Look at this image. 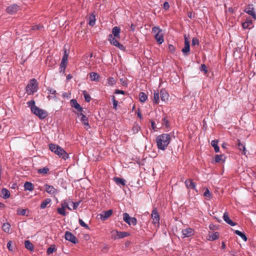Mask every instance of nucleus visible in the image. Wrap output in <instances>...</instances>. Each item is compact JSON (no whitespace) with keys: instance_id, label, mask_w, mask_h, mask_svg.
I'll use <instances>...</instances> for the list:
<instances>
[{"instance_id":"nucleus-43","label":"nucleus","mask_w":256,"mask_h":256,"mask_svg":"<svg viewBox=\"0 0 256 256\" xmlns=\"http://www.w3.org/2000/svg\"><path fill=\"white\" fill-rule=\"evenodd\" d=\"M66 209L63 208H57L58 212L63 216H66Z\"/></svg>"},{"instance_id":"nucleus-4","label":"nucleus","mask_w":256,"mask_h":256,"mask_svg":"<svg viewBox=\"0 0 256 256\" xmlns=\"http://www.w3.org/2000/svg\"><path fill=\"white\" fill-rule=\"evenodd\" d=\"M152 33L154 34V38L158 44H162L164 41V33L162 30L158 26H154L152 30Z\"/></svg>"},{"instance_id":"nucleus-38","label":"nucleus","mask_w":256,"mask_h":256,"mask_svg":"<svg viewBox=\"0 0 256 256\" xmlns=\"http://www.w3.org/2000/svg\"><path fill=\"white\" fill-rule=\"evenodd\" d=\"M234 233L239 236H240V238L244 240L245 242L247 240V238L246 236L244 234L242 233V232L238 230H236L234 231Z\"/></svg>"},{"instance_id":"nucleus-61","label":"nucleus","mask_w":256,"mask_h":256,"mask_svg":"<svg viewBox=\"0 0 256 256\" xmlns=\"http://www.w3.org/2000/svg\"><path fill=\"white\" fill-rule=\"evenodd\" d=\"M116 46L120 50H124L126 49L125 47L122 44H120V43H119V44Z\"/></svg>"},{"instance_id":"nucleus-21","label":"nucleus","mask_w":256,"mask_h":256,"mask_svg":"<svg viewBox=\"0 0 256 256\" xmlns=\"http://www.w3.org/2000/svg\"><path fill=\"white\" fill-rule=\"evenodd\" d=\"M160 94V98H161L162 100L165 102V101L168 100V97H169V94L164 89L161 90Z\"/></svg>"},{"instance_id":"nucleus-48","label":"nucleus","mask_w":256,"mask_h":256,"mask_svg":"<svg viewBox=\"0 0 256 256\" xmlns=\"http://www.w3.org/2000/svg\"><path fill=\"white\" fill-rule=\"evenodd\" d=\"M78 222L82 226L84 227L86 229H89V226H88V225L85 224V222L82 219L80 218Z\"/></svg>"},{"instance_id":"nucleus-10","label":"nucleus","mask_w":256,"mask_h":256,"mask_svg":"<svg viewBox=\"0 0 256 256\" xmlns=\"http://www.w3.org/2000/svg\"><path fill=\"white\" fill-rule=\"evenodd\" d=\"M244 12L251 16L254 20H256V13L252 4H248L244 10Z\"/></svg>"},{"instance_id":"nucleus-20","label":"nucleus","mask_w":256,"mask_h":256,"mask_svg":"<svg viewBox=\"0 0 256 256\" xmlns=\"http://www.w3.org/2000/svg\"><path fill=\"white\" fill-rule=\"evenodd\" d=\"M2 230L8 234L12 233V229L10 224L8 222L4 223L2 226Z\"/></svg>"},{"instance_id":"nucleus-51","label":"nucleus","mask_w":256,"mask_h":256,"mask_svg":"<svg viewBox=\"0 0 256 256\" xmlns=\"http://www.w3.org/2000/svg\"><path fill=\"white\" fill-rule=\"evenodd\" d=\"M204 196L206 197L209 198H211V194L208 188H206V190L204 192Z\"/></svg>"},{"instance_id":"nucleus-59","label":"nucleus","mask_w":256,"mask_h":256,"mask_svg":"<svg viewBox=\"0 0 256 256\" xmlns=\"http://www.w3.org/2000/svg\"><path fill=\"white\" fill-rule=\"evenodd\" d=\"M48 90H49V92L50 94H54V97H56V90L54 89H52V88H50L48 89Z\"/></svg>"},{"instance_id":"nucleus-8","label":"nucleus","mask_w":256,"mask_h":256,"mask_svg":"<svg viewBox=\"0 0 256 256\" xmlns=\"http://www.w3.org/2000/svg\"><path fill=\"white\" fill-rule=\"evenodd\" d=\"M68 53H66V52L65 50L64 54L62 56V58L60 64V72H64V70L66 68L68 63Z\"/></svg>"},{"instance_id":"nucleus-12","label":"nucleus","mask_w":256,"mask_h":256,"mask_svg":"<svg viewBox=\"0 0 256 256\" xmlns=\"http://www.w3.org/2000/svg\"><path fill=\"white\" fill-rule=\"evenodd\" d=\"M78 117L80 116V120L85 126V128L88 130L90 128L88 124V119L84 114L80 112L78 114Z\"/></svg>"},{"instance_id":"nucleus-42","label":"nucleus","mask_w":256,"mask_h":256,"mask_svg":"<svg viewBox=\"0 0 256 256\" xmlns=\"http://www.w3.org/2000/svg\"><path fill=\"white\" fill-rule=\"evenodd\" d=\"M218 238V232L212 233L209 236V240H214Z\"/></svg>"},{"instance_id":"nucleus-25","label":"nucleus","mask_w":256,"mask_h":256,"mask_svg":"<svg viewBox=\"0 0 256 256\" xmlns=\"http://www.w3.org/2000/svg\"><path fill=\"white\" fill-rule=\"evenodd\" d=\"M2 196L4 199H7L10 196V192L6 188H2L1 190Z\"/></svg>"},{"instance_id":"nucleus-47","label":"nucleus","mask_w":256,"mask_h":256,"mask_svg":"<svg viewBox=\"0 0 256 256\" xmlns=\"http://www.w3.org/2000/svg\"><path fill=\"white\" fill-rule=\"evenodd\" d=\"M55 250V246L54 245L50 246L47 250L48 254H52Z\"/></svg>"},{"instance_id":"nucleus-30","label":"nucleus","mask_w":256,"mask_h":256,"mask_svg":"<svg viewBox=\"0 0 256 256\" xmlns=\"http://www.w3.org/2000/svg\"><path fill=\"white\" fill-rule=\"evenodd\" d=\"M159 92L158 90H154V102L158 104L159 102Z\"/></svg>"},{"instance_id":"nucleus-64","label":"nucleus","mask_w":256,"mask_h":256,"mask_svg":"<svg viewBox=\"0 0 256 256\" xmlns=\"http://www.w3.org/2000/svg\"><path fill=\"white\" fill-rule=\"evenodd\" d=\"M62 96L64 98H68V94L66 92H64Z\"/></svg>"},{"instance_id":"nucleus-22","label":"nucleus","mask_w":256,"mask_h":256,"mask_svg":"<svg viewBox=\"0 0 256 256\" xmlns=\"http://www.w3.org/2000/svg\"><path fill=\"white\" fill-rule=\"evenodd\" d=\"M185 184L188 188L195 190L196 186L190 179H187L185 181Z\"/></svg>"},{"instance_id":"nucleus-62","label":"nucleus","mask_w":256,"mask_h":256,"mask_svg":"<svg viewBox=\"0 0 256 256\" xmlns=\"http://www.w3.org/2000/svg\"><path fill=\"white\" fill-rule=\"evenodd\" d=\"M115 93L117 94H124V90H116Z\"/></svg>"},{"instance_id":"nucleus-50","label":"nucleus","mask_w":256,"mask_h":256,"mask_svg":"<svg viewBox=\"0 0 256 256\" xmlns=\"http://www.w3.org/2000/svg\"><path fill=\"white\" fill-rule=\"evenodd\" d=\"M192 42V46H198L199 44V40L196 38H194Z\"/></svg>"},{"instance_id":"nucleus-13","label":"nucleus","mask_w":256,"mask_h":256,"mask_svg":"<svg viewBox=\"0 0 256 256\" xmlns=\"http://www.w3.org/2000/svg\"><path fill=\"white\" fill-rule=\"evenodd\" d=\"M112 214V210H109L107 211L102 212L101 214H99L98 216L102 220H106L110 218Z\"/></svg>"},{"instance_id":"nucleus-63","label":"nucleus","mask_w":256,"mask_h":256,"mask_svg":"<svg viewBox=\"0 0 256 256\" xmlns=\"http://www.w3.org/2000/svg\"><path fill=\"white\" fill-rule=\"evenodd\" d=\"M190 44L189 41L188 40V38L186 37V36H184V44Z\"/></svg>"},{"instance_id":"nucleus-37","label":"nucleus","mask_w":256,"mask_h":256,"mask_svg":"<svg viewBox=\"0 0 256 256\" xmlns=\"http://www.w3.org/2000/svg\"><path fill=\"white\" fill-rule=\"evenodd\" d=\"M49 171V168L47 167H44L42 168H40L38 170V173L39 174H42V175H44L46 174Z\"/></svg>"},{"instance_id":"nucleus-57","label":"nucleus","mask_w":256,"mask_h":256,"mask_svg":"<svg viewBox=\"0 0 256 256\" xmlns=\"http://www.w3.org/2000/svg\"><path fill=\"white\" fill-rule=\"evenodd\" d=\"M12 241H8L7 244V248L10 251H12Z\"/></svg>"},{"instance_id":"nucleus-33","label":"nucleus","mask_w":256,"mask_h":256,"mask_svg":"<svg viewBox=\"0 0 256 256\" xmlns=\"http://www.w3.org/2000/svg\"><path fill=\"white\" fill-rule=\"evenodd\" d=\"M148 98L147 95L144 92H140L139 94V100L140 102H144Z\"/></svg>"},{"instance_id":"nucleus-32","label":"nucleus","mask_w":256,"mask_h":256,"mask_svg":"<svg viewBox=\"0 0 256 256\" xmlns=\"http://www.w3.org/2000/svg\"><path fill=\"white\" fill-rule=\"evenodd\" d=\"M96 24V18L94 14H91L89 17L88 24L90 26H93Z\"/></svg>"},{"instance_id":"nucleus-52","label":"nucleus","mask_w":256,"mask_h":256,"mask_svg":"<svg viewBox=\"0 0 256 256\" xmlns=\"http://www.w3.org/2000/svg\"><path fill=\"white\" fill-rule=\"evenodd\" d=\"M68 203L66 200L62 202L61 203V206L64 208L66 209V208H68Z\"/></svg>"},{"instance_id":"nucleus-44","label":"nucleus","mask_w":256,"mask_h":256,"mask_svg":"<svg viewBox=\"0 0 256 256\" xmlns=\"http://www.w3.org/2000/svg\"><path fill=\"white\" fill-rule=\"evenodd\" d=\"M82 94H84L86 101L87 102H89L91 98L89 94L86 90H84L82 92Z\"/></svg>"},{"instance_id":"nucleus-49","label":"nucleus","mask_w":256,"mask_h":256,"mask_svg":"<svg viewBox=\"0 0 256 256\" xmlns=\"http://www.w3.org/2000/svg\"><path fill=\"white\" fill-rule=\"evenodd\" d=\"M43 28H44L43 26L41 25V24L34 25L32 26V30H40Z\"/></svg>"},{"instance_id":"nucleus-26","label":"nucleus","mask_w":256,"mask_h":256,"mask_svg":"<svg viewBox=\"0 0 256 256\" xmlns=\"http://www.w3.org/2000/svg\"><path fill=\"white\" fill-rule=\"evenodd\" d=\"M24 188L25 190L32 192L34 190L33 184L30 182H26L24 184Z\"/></svg>"},{"instance_id":"nucleus-60","label":"nucleus","mask_w":256,"mask_h":256,"mask_svg":"<svg viewBox=\"0 0 256 256\" xmlns=\"http://www.w3.org/2000/svg\"><path fill=\"white\" fill-rule=\"evenodd\" d=\"M80 202H72V204H73V209L74 210H76V208L78 207V206H79V204H80Z\"/></svg>"},{"instance_id":"nucleus-58","label":"nucleus","mask_w":256,"mask_h":256,"mask_svg":"<svg viewBox=\"0 0 256 256\" xmlns=\"http://www.w3.org/2000/svg\"><path fill=\"white\" fill-rule=\"evenodd\" d=\"M168 50L172 52H174V50H175V48L172 45V44H169L168 45Z\"/></svg>"},{"instance_id":"nucleus-1","label":"nucleus","mask_w":256,"mask_h":256,"mask_svg":"<svg viewBox=\"0 0 256 256\" xmlns=\"http://www.w3.org/2000/svg\"><path fill=\"white\" fill-rule=\"evenodd\" d=\"M170 142V136L168 134H163L158 136L156 142L158 149L164 150Z\"/></svg>"},{"instance_id":"nucleus-23","label":"nucleus","mask_w":256,"mask_h":256,"mask_svg":"<svg viewBox=\"0 0 256 256\" xmlns=\"http://www.w3.org/2000/svg\"><path fill=\"white\" fill-rule=\"evenodd\" d=\"M120 29L118 26H114L112 30V36H114V38H120Z\"/></svg>"},{"instance_id":"nucleus-53","label":"nucleus","mask_w":256,"mask_h":256,"mask_svg":"<svg viewBox=\"0 0 256 256\" xmlns=\"http://www.w3.org/2000/svg\"><path fill=\"white\" fill-rule=\"evenodd\" d=\"M162 120H163L164 124L166 128L168 127L169 126V122H168V120L166 118H164L162 119Z\"/></svg>"},{"instance_id":"nucleus-29","label":"nucleus","mask_w":256,"mask_h":256,"mask_svg":"<svg viewBox=\"0 0 256 256\" xmlns=\"http://www.w3.org/2000/svg\"><path fill=\"white\" fill-rule=\"evenodd\" d=\"M51 202V200L49 198H47L46 199H45L42 203H41V204L40 206V208L41 209H44L45 208L48 204H50V202Z\"/></svg>"},{"instance_id":"nucleus-19","label":"nucleus","mask_w":256,"mask_h":256,"mask_svg":"<svg viewBox=\"0 0 256 256\" xmlns=\"http://www.w3.org/2000/svg\"><path fill=\"white\" fill-rule=\"evenodd\" d=\"M223 218L224 220L231 226H234L236 225V223L232 222L230 218L228 212H225L224 214Z\"/></svg>"},{"instance_id":"nucleus-40","label":"nucleus","mask_w":256,"mask_h":256,"mask_svg":"<svg viewBox=\"0 0 256 256\" xmlns=\"http://www.w3.org/2000/svg\"><path fill=\"white\" fill-rule=\"evenodd\" d=\"M24 246L25 247L29 250H32L34 248L32 244L29 240L25 241Z\"/></svg>"},{"instance_id":"nucleus-9","label":"nucleus","mask_w":256,"mask_h":256,"mask_svg":"<svg viewBox=\"0 0 256 256\" xmlns=\"http://www.w3.org/2000/svg\"><path fill=\"white\" fill-rule=\"evenodd\" d=\"M112 237L114 239L122 238L126 237L130 235L129 233L124 232H118L117 230H112Z\"/></svg>"},{"instance_id":"nucleus-3","label":"nucleus","mask_w":256,"mask_h":256,"mask_svg":"<svg viewBox=\"0 0 256 256\" xmlns=\"http://www.w3.org/2000/svg\"><path fill=\"white\" fill-rule=\"evenodd\" d=\"M38 90V83L35 78L31 79L26 88V93L28 95L33 94Z\"/></svg>"},{"instance_id":"nucleus-45","label":"nucleus","mask_w":256,"mask_h":256,"mask_svg":"<svg viewBox=\"0 0 256 256\" xmlns=\"http://www.w3.org/2000/svg\"><path fill=\"white\" fill-rule=\"evenodd\" d=\"M26 209L19 208L17 210L16 212L17 214L18 215L24 216L26 214Z\"/></svg>"},{"instance_id":"nucleus-11","label":"nucleus","mask_w":256,"mask_h":256,"mask_svg":"<svg viewBox=\"0 0 256 256\" xmlns=\"http://www.w3.org/2000/svg\"><path fill=\"white\" fill-rule=\"evenodd\" d=\"M64 238L66 240L72 242L73 244H76L78 240L76 237L70 232L66 231L65 233Z\"/></svg>"},{"instance_id":"nucleus-39","label":"nucleus","mask_w":256,"mask_h":256,"mask_svg":"<svg viewBox=\"0 0 256 256\" xmlns=\"http://www.w3.org/2000/svg\"><path fill=\"white\" fill-rule=\"evenodd\" d=\"M238 148L240 150H242V152H243V154H246V152H245V150H246V148H245V146L242 144L240 140H238Z\"/></svg>"},{"instance_id":"nucleus-24","label":"nucleus","mask_w":256,"mask_h":256,"mask_svg":"<svg viewBox=\"0 0 256 256\" xmlns=\"http://www.w3.org/2000/svg\"><path fill=\"white\" fill-rule=\"evenodd\" d=\"M108 40L110 41V43L114 46H118L119 44V42L116 40V38H114L112 34H110L108 36Z\"/></svg>"},{"instance_id":"nucleus-16","label":"nucleus","mask_w":256,"mask_h":256,"mask_svg":"<svg viewBox=\"0 0 256 256\" xmlns=\"http://www.w3.org/2000/svg\"><path fill=\"white\" fill-rule=\"evenodd\" d=\"M44 186L46 191L50 194H56L58 192V190L52 186L46 184Z\"/></svg>"},{"instance_id":"nucleus-18","label":"nucleus","mask_w":256,"mask_h":256,"mask_svg":"<svg viewBox=\"0 0 256 256\" xmlns=\"http://www.w3.org/2000/svg\"><path fill=\"white\" fill-rule=\"evenodd\" d=\"M70 104L72 107L75 108L80 112L82 111V108L81 107L80 104L78 103L77 101L75 99H72L70 100Z\"/></svg>"},{"instance_id":"nucleus-15","label":"nucleus","mask_w":256,"mask_h":256,"mask_svg":"<svg viewBox=\"0 0 256 256\" xmlns=\"http://www.w3.org/2000/svg\"><path fill=\"white\" fill-rule=\"evenodd\" d=\"M20 9L19 6L16 4H11L8 6L6 8V12L8 13L12 14L18 12Z\"/></svg>"},{"instance_id":"nucleus-2","label":"nucleus","mask_w":256,"mask_h":256,"mask_svg":"<svg viewBox=\"0 0 256 256\" xmlns=\"http://www.w3.org/2000/svg\"><path fill=\"white\" fill-rule=\"evenodd\" d=\"M49 148L52 152L62 159L66 160L69 158L68 154L59 146L54 144H50Z\"/></svg>"},{"instance_id":"nucleus-7","label":"nucleus","mask_w":256,"mask_h":256,"mask_svg":"<svg viewBox=\"0 0 256 256\" xmlns=\"http://www.w3.org/2000/svg\"><path fill=\"white\" fill-rule=\"evenodd\" d=\"M152 218V223L156 226H158L160 223V216L158 214V210L154 208L152 210L151 214Z\"/></svg>"},{"instance_id":"nucleus-55","label":"nucleus","mask_w":256,"mask_h":256,"mask_svg":"<svg viewBox=\"0 0 256 256\" xmlns=\"http://www.w3.org/2000/svg\"><path fill=\"white\" fill-rule=\"evenodd\" d=\"M112 102H113V104H114V108L116 110L118 102V101L115 100V98L114 96H113V98H112Z\"/></svg>"},{"instance_id":"nucleus-28","label":"nucleus","mask_w":256,"mask_h":256,"mask_svg":"<svg viewBox=\"0 0 256 256\" xmlns=\"http://www.w3.org/2000/svg\"><path fill=\"white\" fill-rule=\"evenodd\" d=\"M140 126L139 124L136 122L134 123L132 129V132L133 134H135L138 132L140 130Z\"/></svg>"},{"instance_id":"nucleus-17","label":"nucleus","mask_w":256,"mask_h":256,"mask_svg":"<svg viewBox=\"0 0 256 256\" xmlns=\"http://www.w3.org/2000/svg\"><path fill=\"white\" fill-rule=\"evenodd\" d=\"M243 28L250 29L254 27L253 22L249 18H247L246 20L242 24Z\"/></svg>"},{"instance_id":"nucleus-6","label":"nucleus","mask_w":256,"mask_h":256,"mask_svg":"<svg viewBox=\"0 0 256 256\" xmlns=\"http://www.w3.org/2000/svg\"><path fill=\"white\" fill-rule=\"evenodd\" d=\"M123 220L128 225L136 226L137 224V220L134 217H130L128 213L123 214Z\"/></svg>"},{"instance_id":"nucleus-5","label":"nucleus","mask_w":256,"mask_h":256,"mask_svg":"<svg viewBox=\"0 0 256 256\" xmlns=\"http://www.w3.org/2000/svg\"><path fill=\"white\" fill-rule=\"evenodd\" d=\"M32 112L40 119H44L48 116L47 112L45 110L40 108L38 106L33 108Z\"/></svg>"},{"instance_id":"nucleus-35","label":"nucleus","mask_w":256,"mask_h":256,"mask_svg":"<svg viewBox=\"0 0 256 256\" xmlns=\"http://www.w3.org/2000/svg\"><path fill=\"white\" fill-rule=\"evenodd\" d=\"M190 44H184V48L182 49V52L184 54L185 56H187L188 53L190 52Z\"/></svg>"},{"instance_id":"nucleus-34","label":"nucleus","mask_w":256,"mask_h":256,"mask_svg":"<svg viewBox=\"0 0 256 256\" xmlns=\"http://www.w3.org/2000/svg\"><path fill=\"white\" fill-rule=\"evenodd\" d=\"M224 158L225 156L223 154H217L215 156V162H224Z\"/></svg>"},{"instance_id":"nucleus-41","label":"nucleus","mask_w":256,"mask_h":256,"mask_svg":"<svg viewBox=\"0 0 256 256\" xmlns=\"http://www.w3.org/2000/svg\"><path fill=\"white\" fill-rule=\"evenodd\" d=\"M116 81L114 78L112 77H110L107 80V84L109 86H113L116 84Z\"/></svg>"},{"instance_id":"nucleus-46","label":"nucleus","mask_w":256,"mask_h":256,"mask_svg":"<svg viewBox=\"0 0 256 256\" xmlns=\"http://www.w3.org/2000/svg\"><path fill=\"white\" fill-rule=\"evenodd\" d=\"M27 104L28 107L30 108L31 111H32V108H33L36 107V106H35V102L34 100H31L28 102Z\"/></svg>"},{"instance_id":"nucleus-56","label":"nucleus","mask_w":256,"mask_h":256,"mask_svg":"<svg viewBox=\"0 0 256 256\" xmlns=\"http://www.w3.org/2000/svg\"><path fill=\"white\" fill-rule=\"evenodd\" d=\"M200 70L202 71H204L205 72H207V68L204 64H201Z\"/></svg>"},{"instance_id":"nucleus-27","label":"nucleus","mask_w":256,"mask_h":256,"mask_svg":"<svg viewBox=\"0 0 256 256\" xmlns=\"http://www.w3.org/2000/svg\"><path fill=\"white\" fill-rule=\"evenodd\" d=\"M90 78L92 81H98L100 76L95 72H92L90 74Z\"/></svg>"},{"instance_id":"nucleus-36","label":"nucleus","mask_w":256,"mask_h":256,"mask_svg":"<svg viewBox=\"0 0 256 256\" xmlns=\"http://www.w3.org/2000/svg\"><path fill=\"white\" fill-rule=\"evenodd\" d=\"M114 182L117 184H120L122 186H124L126 184H125L126 180L124 178H114Z\"/></svg>"},{"instance_id":"nucleus-54","label":"nucleus","mask_w":256,"mask_h":256,"mask_svg":"<svg viewBox=\"0 0 256 256\" xmlns=\"http://www.w3.org/2000/svg\"><path fill=\"white\" fill-rule=\"evenodd\" d=\"M163 8L166 10H167L169 9L170 5H169V4L168 2H164V6H163Z\"/></svg>"},{"instance_id":"nucleus-14","label":"nucleus","mask_w":256,"mask_h":256,"mask_svg":"<svg viewBox=\"0 0 256 256\" xmlns=\"http://www.w3.org/2000/svg\"><path fill=\"white\" fill-rule=\"evenodd\" d=\"M182 232L183 238L190 237L194 234V230L191 228H187L182 230Z\"/></svg>"},{"instance_id":"nucleus-31","label":"nucleus","mask_w":256,"mask_h":256,"mask_svg":"<svg viewBox=\"0 0 256 256\" xmlns=\"http://www.w3.org/2000/svg\"><path fill=\"white\" fill-rule=\"evenodd\" d=\"M218 140H212L211 142V144L214 147V150L216 152H218L220 151V148H219V147H218Z\"/></svg>"}]
</instances>
